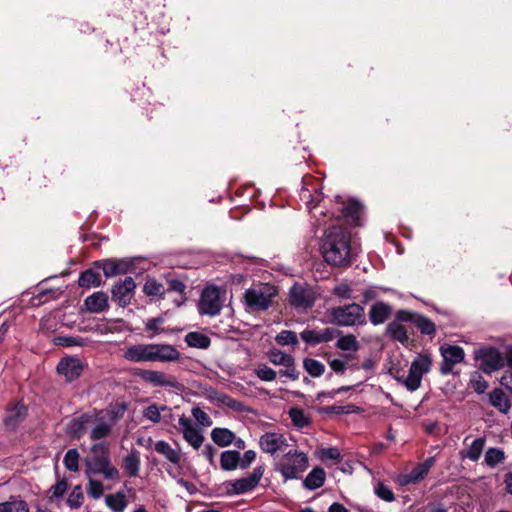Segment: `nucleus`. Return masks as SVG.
Segmentation results:
<instances>
[{
    "label": "nucleus",
    "mask_w": 512,
    "mask_h": 512,
    "mask_svg": "<svg viewBox=\"0 0 512 512\" xmlns=\"http://www.w3.org/2000/svg\"><path fill=\"white\" fill-rule=\"evenodd\" d=\"M468 439L469 436H467L464 439L463 444L466 446V448L460 450L459 455L461 459H468L472 462H477L480 459L485 448L486 437H477L470 444L467 443Z\"/></svg>",
    "instance_id": "obj_23"
},
{
    "label": "nucleus",
    "mask_w": 512,
    "mask_h": 512,
    "mask_svg": "<svg viewBox=\"0 0 512 512\" xmlns=\"http://www.w3.org/2000/svg\"><path fill=\"white\" fill-rule=\"evenodd\" d=\"M101 283L100 275L91 269L83 271L78 279L79 286L83 288L99 287Z\"/></svg>",
    "instance_id": "obj_39"
},
{
    "label": "nucleus",
    "mask_w": 512,
    "mask_h": 512,
    "mask_svg": "<svg viewBox=\"0 0 512 512\" xmlns=\"http://www.w3.org/2000/svg\"><path fill=\"white\" fill-rule=\"evenodd\" d=\"M168 290L172 292H176L181 296V299L179 300V306L185 302V291H186V285L179 279H171L168 281Z\"/></svg>",
    "instance_id": "obj_58"
},
{
    "label": "nucleus",
    "mask_w": 512,
    "mask_h": 512,
    "mask_svg": "<svg viewBox=\"0 0 512 512\" xmlns=\"http://www.w3.org/2000/svg\"><path fill=\"white\" fill-rule=\"evenodd\" d=\"M299 197L307 209L312 211L323 199L322 188L319 184H307L300 190Z\"/></svg>",
    "instance_id": "obj_24"
},
{
    "label": "nucleus",
    "mask_w": 512,
    "mask_h": 512,
    "mask_svg": "<svg viewBox=\"0 0 512 512\" xmlns=\"http://www.w3.org/2000/svg\"><path fill=\"white\" fill-rule=\"evenodd\" d=\"M166 408V406H163L161 410H165ZM143 417L153 423L160 422V408L156 404H150L143 410Z\"/></svg>",
    "instance_id": "obj_55"
},
{
    "label": "nucleus",
    "mask_w": 512,
    "mask_h": 512,
    "mask_svg": "<svg viewBox=\"0 0 512 512\" xmlns=\"http://www.w3.org/2000/svg\"><path fill=\"white\" fill-rule=\"evenodd\" d=\"M85 309L91 313H102L109 309L108 295L97 291L84 300Z\"/></svg>",
    "instance_id": "obj_26"
},
{
    "label": "nucleus",
    "mask_w": 512,
    "mask_h": 512,
    "mask_svg": "<svg viewBox=\"0 0 512 512\" xmlns=\"http://www.w3.org/2000/svg\"><path fill=\"white\" fill-rule=\"evenodd\" d=\"M374 494L385 502H393L395 495L391 488L382 481H377L373 487Z\"/></svg>",
    "instance_id": "obj_48"
},
{
    "label": "nucleus",
    "mask_w": 512,
    "mask_h": 512,
    "mask_svg": "<svg viewBox=\"0 0 512 512\" xmlns=\"http://www.w3.org/2000/svg\"><path fill=\"white\" fill-rule=\"evenodd\" d=\"M303 368L313 378L320 377L325 372V365L313 358H305L303 360Z\"/></svg>",
    "instance_id": "obj_43"
},
{
    "label": "nucleus",
    "mask_w": 512,
    "mask_h": 512,
    "mask_svg": "<svg viewBox=\"0 0 512 512\" xmlns=\"http://www.w3.org/2000/svg\"><path fill=\"white\" fill-rule=\"evenodd\" d=\"M293 359L292 355L277 349H273L269 352V360L275 365L291 366Z\"/></svg>",
    "instance_id": "obj_49"
},
{
    "label": "nucleus",
    "mask_w": 512,
    "mask_h": 512,
    "mask_svg": "<svg viewBox=\"0 0 512 512\" xmlns=\"http://www.w3.org/2000/svg\"><path fill=\"white\" fill-rule=\"evenodd\" d=\"M164 323V317L158 316L154 318H149L145 321V330L152 331L153 335L149 336L150 338L155 335L160 334L163 330L160 328V325Z\"/></svg>",
    "instance_id": "obj_57"
},
{
    "label": "nucleus",
    "mask_w": 512,
    "mask_h": 512,
    "mask_svg": "<svg viewBox=\"0 0 512 512\" xmlns=\"http://www.w3.org/2000/svg\"><path fill=\"white\" fill-rule=\"evenodd\" d=\"M105 503L112 512H124L128 505L124 491H117L105 497Z\"/></svg>",
    "instance_id": "obj_35"
},
{
    "label": "nucleus",
    "mask_w": 512,
    "mask_h": 512,
    "mask_svg": "<svg viewBox=\"0 0 512 512\" xmlns=\"http://www.w3.org/2000/svg\"><path fill=\"white\" fill-rule=\"evenodd\" d=\"M136 375L154 387L172 388L176 391H182L184 388L183 384L175 376L166 375L161 371L143 369L136 373Z\"/></svg>",
    "instance_id": "obj_10"
},
{
    "label": "nucleus",
    "mask_w": 512,
    "mask_h": 512,
    "mask_svg": "<svg viewBox=\"0 0 512 512\" xmlns=\"http://www.w3.org/2000/svg\"><path fill=\"white\" fill-rule=\"evenodd\" d=\"M418 313H413V312H410L408 310H398L396 312V321L395 322H409V323H414V320L416 318Z\"/></svg>",
    "instance_id": "obj_61"
},
{
    "label": "nucleus",
    "mask_w": 512,
    "mask_h": 512,
    "mask_svg": "<svg viewBox=\"0 0 512 512\" xmlns=\"http://www.w3.org/2000/svg\"><path fill=\"white\" fill-rule=\"evenodd\" d=\"M289 300L294 308L301 311H307L314 305V297L311 291L299 284L290 288Z\"/></svg>",
    "instance_id": "obj_17"
},
{
    "label": "nucleus",
    "mask_w": 512,
    "mask_h": 512,
    "mask_svg": "<svg viewBox=\"0 0 512 512\" xmlns=\"http://www.w3.org/2000/svg\"><path fill=\"white\" fill-rule=\"evenodd\" d=\"M256 458V452L254 450H247L244 452L243 457L240 456V468L246 469Z\"/></svg>",
    "instance_id": "obj_63"
},
{
    "label": "nucleus",
    "mask_w": 512,
    "mask_h": 512,
    "mask_svg": "<svg viewBox=\"0 0 512 512\" xmlns=\"http://www.w3.org/2000/svg\"><path fill=\"white\" fill-rule=\"evenodd\" d=\"M469 386L477 394H482L487 389L488 383H487V381L484 379V377L478 371H475L470 376Z\"/></svg>",
    "instance_id": "obj_50"
},
{
    "label": "nucleus",
    "mask_w": 512,
    "mask_h": 512,
    "mask_svg": "<svg viewBox=\"0 0 512 512\" xmlns=\"http://www.w3.org/2000/svg\"><path fill=\"white\" fill-rule=\"evenodd\" d=\"M490 403L493 407L497 408L501 413L506 414L510 408L511 404L506 394L499 388L494 389L490 393Z\"/></svg>",
    "instance_id": "obj_36"
},
{
    "label": "nucleus",
    "mask_w": 512,
    "mask_h": 512,
    "mask_svg": "<svg viewBox=\"0 0 512 512\" xmlns=\"http://www.w3.org/2000/svg\"><path fill=\"white\" fill-rule=\"evenodd\" d=\"M193 418L203 427L212 425V420L209 415L200 407H193L191 410Z\"/></svg>",
    "instance_id": "obj_59"
},
{
    "label": "nucleus",
    "mask_w": 512,
    "mask_h": 512,
    "mask_svg": "<svg viewBox=\"0 0 512 512\" xmlns=\"http://www.w3.org/2000/svg\"><path fill=\"white\" fill-rule=\"evenodd\" d=\"M184 340L189 347L198 349H207L211 344L210 338L201 332H189Z\"/></svg>",
    "instance_id": "obj_38"
},
{
    "label": "nucleus",
    "mask_w": 512,
    "mask_h": 512,
    "mask_svg": "<svg viewBox=\"0 0 512 512\" xmlns=\"http://www.w3.org/2000/svg\"><path fill=\"white\" fill-rule=\"evenodd\" d=\"M104 493V486L101 481L95 478H88L87 494L92 499H99Z\"/></svg>",
    "instance_id": "obj_52"
},
{
    "label": "nucleus",
    "mask_w": 512,
    "mask_h": 512,
    "mask_svg": "<svg viewBox=\"0 0 512 512\" xmlns=\"http://www.w3.org/2000/svg\"><path fill=\"white\" fill-rule=\"evenodd\" d=\"M340 334L335 328H325L321 331L305 329L300 333L301 339L308 344L317 345L324 342L333 340Z\"/></svg>",
    "instance_id": "obj_22"
},
{
    "label": "nucleus",
    "mask_w": 512,
    "mask_h": 512,
    "mask_svg": "<svg viewBox=\"0 0 512 512\" xmlns=\"http://www.w3.org/2000/svg\"><path fill=\"white\" fill-rule=\"evenodd\" d=\"M143 293L147 296L163 298L165 288L164 285L156 279L148 278L144 283Z\"/></svg>",
    "instance_id": "obj_40"
},
{
    "label": "nucleus",
    "mask_w": 512,
    "mask_h": 512,
    "mask_svg": "<svg viewBox=\"0 0 512 512\" xmlns=\"http://www.w3.org/2000/svg\"><path fill=\"white\" fill-rule=\"evenodd\" d=\"M136 289V283L131 276L125 277L123 280L116 282L112 289V300L118 306L125 308L130 305Z\"/></svg>",
    "instance_id": "obj_12"
},
{
    "label": "nucleus",
    "mask_w": 512,
    "mask_h": 512,
    "mask_svg": "<svg viewBox=\"0 0 512 512\" xmlns=\"http://www.w3.org/2000/svg\"><path fill=\"white\" fill-rule=\"evenodd\" d=\"M387 334L396 341L405 343L408 340V335L405 327L398 322H391L386 328Z\"/></svg>",
    "instance_id": "obj_45"
},
{
    "label": "nucleus",
    "mask_w": 512,
    "mask_h": 512,
    "mask_svg": "<svg viewBox=\"0 0 512 512\" xmlns=\"http://www.w3.org/2000/svg\"><path fill=\"white\" fill-rule=\"evenodd\" d=\"M264 466L259 465L246 477H241L235 480H228L223 483L225 493L228 496H236L248 493L254 490L264 474Z\"/></svg>",
    "instance_id": "obj_7"
},
{
    "label": "nucleus",
    "mask_w": 512,
    "mask_h": 512,
    "mask_svg": "<svg viewBox=\"0 0 512 512\" xmlns=\"http://www.w3.org/2000/svg\"><path fill=\"white\" fill-rule=\"evenodd\" d=\"M255 375L262 381L272 382L276 379L277 373L272 368L265 364L258 365L255 370Z\"/></svg>",
    "instance_id": "obj_53"
},
{
    "label": "nucleus",
    "mask_w": 512,
    "mask_h": 512,
    "mask_svg": "<svg viewBox=\"0 0 512 512\" xmlns=\"http://www.w3.org/2000/svg\"><path fill=\"white\" fill-rule=\"evenodd\" d=\"M140 464L141 460L139 452L137 450H132L123 458L122 467L124 472L129 477L133 478L139 475Z\"/></svg>",
    "instance_id": "obj_31"
},
{
    "label": "nucleus",
    "mask_w": 512,
    "mask_h": 512,
    "mask_svg": "<svg viewBox=\"0 0 512 512\" xmlns=\"http://www.w3.org/2000/svg\"><path fill=\"white\" fill-rule=\"evenodd\" d=\"M328 315L330 322L338 327H357L367 323L365 308L358 303L332 307Z\"/></svg>",
    "instance_id": "obj_4"
},
{
    "label": "nucleus",
    "mask_w": 512,
    "mask_h": 512,
    "mask_svg": "<svg viewBox=\"0 0 512 512\" xmlns=\"http://www.w3.org/2000/svg\"><path fill=\"white\" fill-rule=\"evenodd\" d=\"M83 369V362L77 357L62 358L57 365V372L64 376L68 382L78 379Z\"/></svg>",
    "instance_id": "obj_19"
},
{
    "label": "nucleus",
    "mask_w": 512,
    "mask_h": 512,
    "mask_svg": "<svg viewBox=\"0 0 512 512\" xmlns=\"http://www.w3.org/2000/svg\"><path fill=\"white\" fill-rule=\"evenodd\" d=\"M151 345L152 343L131 345L125 350L124 358L134 363L150 362Z\"/></svg>",
    "instance_id": "obj_25"
},
{
    "label": "nucleus",
    "mask_w": 512,
    "mask_h": 512,
    "mask_svg": "<svg viewBox=\"0 0 512 512\" xmlns=\"http://www.w3.org/2000/svg\"><path fill=\"white\" fill-rule=\"evenodd\" d=\"M179 429L183 435L184 440L191 445L195 450H198L203 442L204 436L200 429H198L191 421V419L182 415L178 419Z\"/></svg>",
    "instance_id": "obj_15"
},
{
    "label": "nucleus",
    "mask_w": 512,
    "mask_h": 512,
    "mask_svg": "<svg viewBox=\"0 0 512 512\" xmlns=\"http://www.w3.org/2000/svg\"><path fill=\"white\" fill-rule=\"evenodd\" d=\"M212 441L219 447H226L235 441V433L228 428L216 427L210 433Z\"/></svg>",
    "instance_id": "obj_32"
},
{
    "label": "nucleus",
    "mask_w": 512,
    "mask_h": 512,
    "mask_svg": "<svg viewBox=\"0 0 512 512\" xmlns=\"http://www.w3.org/2000/svg\"><path fill=\"white\" fill-rule=\"evenodd\" d=\"M320 251L324 260L335 267L349 266L356 255L350 233L341 226L327 229L321 239Z\"/></svg>",
    "instance_id": "obj_1"
},
{
    "label": "nucleus",
    "mask_w": 512,
    "mask_h": 512,
    "mask_svg": "<svg viewBox=\"0 0 512 512\" xmlns=\"http://www.w3.org/2000/svg\"><path fill=\"white\" fill-rule=\"evenodd\" d=\"M336 347L343 351H357L359 343L353 334L342 335L338 338Z\"/></svg>",
    "instance_id": "obj_46"
},
{
    "label": "nucleus",
    "mask_w": 512,
    "mask_h": 512,
    "mask_svg": "<svg viewBox=\"0 0 512 512\" xmlns=\"http://www.w3.org/2000/svg\"><path fill=\"white\" fill-rule=\"evenodd\" d=\"M221 401L224 405H226L228 408L234 410V411H237V412H248L249 409L246 407V405L241 402V401H238L230 396H223V398H221Z\"/></svg>",
    "instance_id": "obj_60"
},
{
    "label": "nucleus",
    "mask_w": 512,
    "mask_h": 512,
    "mask_svg": "<svg viewBox=\"0 0 512 512\" xmlns=\"http://www.w3.org/2000/svg\"><path fill=\"white\" fill-rule=\"evenodd\" d=\"M84 465L87 478L102 476L104 480L110 482L120 480V472L112 464L108 448L103 443H94L91 446V455L86 457Z\"/></svg>",
    "instance_id": "obj_2"
},
{
    "label": "nucleus",
    "mask_w": 512,
    "mask_h": 512,
    "mask_svg": "<svg viewBox=\"0 0 512 512\" xmlns=\"http://www.w3.org/2000/svg\"><path fill=\"white\" fill-rule=\"evenodd\" d=\"M96 264L102 269L103 274L107 278L127 272V265L121 260L106 259Z\"/></svg>",
    "instance_id": "obj_30"
},
{
    "label": "nucleus",
    "mask_w": 512,
    "mask_h": 512,
    "mask_svg": "<svg viewBox=\"0 0 512 512\" xmlns=\"http://www.w3.org/2000/svg\"><path fill=\"white\" fill-rule=\"evenodd\" d=\"M475 359L479 362V369L491 374L504 367L505 359L499 349L495 347H482L475 352Z\"/></svg>",
    "instance_id": "obj_9"
},
{
    "label": "nucleus",
    "mask_w": 512,
    "mask_h": 512,
    "mask_svg": "<svg viewBox=\"0 0 512 512\" xmlns=\"http://www.w3.org/2000/svg\"><path fill=\"white\" fill-rule=\"evenodd\" d=\"M505 459V452L499 447H490L484 454V463L489 468H495L497 465L502 464Z\"/></svg>",
    "instance_id": "obj_37"
},
{
    "label": "nucleus",
    "mask_w": 512,
    "mask_h": 512,
    "mask_svg": "<svg viewBox=\"0 0 512 512\" xmlns=\"http://www.w3.org/2000/svg\"><path fill=\"white\" fill-rule=\"evenodd\" d=\"M308 467V455L298 449L289 450L274 464V470L280 473L284 481L300 479Z\"/></svg>",
    "instance_id": "obj_3"
},
{
    "label": "nucleus",
    "mask_w": 512,
    "mask_h": 512,
    "mask_svg": "<svg viewBox=\"0 0 512 512\" xmlns=\"http://www.w3.org/2000/svg\"><path fill=\"white\" fill-rule=\"evenodd\" d=\"M217 453V449L211 444L205 445L202 450V455L208 460L209 464L215 466V455Z\"/></svg>",
    "instance_id": "obj_64"
},
{
    "label": "nucleus",
    "mask_w": 512,
    "mask_h": 512,
    "mask_svg": "<svg viewBox=\"0 0 512 512\" xmlns=\"http://www.w3.org/2000/svg\"><path fill=\"white\" fill-rule=\"evenodd\" d=\"M441 355L443 359L440 366V373L442 375L451 374L454 366L461 363L465 357L463 348L457 345L441 347Z\"/></svg>",
    "instance_id": "obj_14"
},
{
    "label": "nucleus",
    "mask_w": 512,
    "mask_h": 512,
    "mask_svg": "<svg viewBox=\"0 0 512 512\" xmlns=\"http://www.w3.org/2000/svg\"><path fill=\"white\" fill-rule=\"evenodd\" d=\"M277 290L273 285L261 283L247 289L244 293V301L251 311L267 310L276 296Z\"/></svg>",
    "instance_id": "obj_6"
},
{
    "label": "nucleus",
    "mask_w": 512,
    "mask_h": 512,
    "mask_svg": "<svg viewBox=\"0 0 512 512\" xmlns=\"http://www.w3.org/2000/svg\"><path fill=\"white\" fill-rule=\"evenodd\" d=\"M83 500L84 495L82 487L80 485H76L68 496L67 504L71 509H77L82 505Z\"/></svg>",
    "instance_id": "obj_51"
},
{
    "label": "nucleus",
    "mask_w": 512,
    "mask_h": 512,
    "mask_svg": "<svg viewBox=\"0 0 512 512\" xmlns=\"http://www.w3.org/2000/svg\"><path fill=\"white\" fill-rule=\"evenodd\" d=\"M326 473L321 467H314L303 480V487L313 491L322 487L325 483Z\"/></svg>",
    "instance_id": "obj_29"
},
{
    "label": "nucleus",
    "mask_w": 512,
    "mask_h": 512,
    "mask_svg": "<svg viewBox=\"0 0 512 512\" xmlns=\"http://www.w3.org/2000/svg\"><path fill=\"white\" fill-rule=\"evenodd\" d=\"M220 467L224 471L240 468V453L236 450H225L220 455Z\"/></svg>",
    "instance_id": "obj_34"
},
{
    "label": "nucleus",
    "mask_w": 512,
    "mask_h": 512,
    "mask_svg": "<svg viewBox=\"0 0 512 512\" xmlns=\"http://www.w3.org/2000/svg\"><path fill=\"white\" fill-rule=\"evenodd\" d=\"M332 295L341 299V300H349L354 298L353 293V283L347 280L341 281L337 283L332 291Z\"/></svg>",
    "instance_id": "obj_41"
},
{
    "label": "nucleus",
    "mask_w": 512,
    "mask_h": 512,
    "mask_svg": "<svg viewBox=\"0 0 512 512\" xmlns=\"http://www.w3.org/2000/svg\"><path fill=\"white\" fill-rule=\"evenodd\" d=\"M391 314L392 307L383 301L374 303L368 312L369 320L375 326L385 323Z\"/></svg>",
    "instance_id": "obj_27"
},
{
    "label": "nucleus",
    "mask_w": 512,
    "mask_h": 512,
    "mask_svg": "<svg viewBox=\"0 0 512 512\" xmlns=\"http://www.w3.org/2000/svg\"><path fill=\"white\" fill-rule=\"evenodd\" d=\"M68 489V482L66 479H61L57 481L56 484L51 486L49 489L50 496L49 498L52 499H60L64 496Z\"/></svg>",
    "instance_id": "obj_56"
},
{
    "label": "nucleus",
    "mask_w": 512,
    "mask_h": 512,
    "mask_svg": "<svg viewBox=\"0 0 512 512\" xmlns=\"http://www.w3.org/2000/svg\"><path fill=\"white\" fill-rule=\"evenodd\" d=\"M276 342L281 345H296L298 343L297 335L294 331L283 330L275 337Z\"/></svg>",
    "instance_id": "obj_54"
},
{
    "label": "nucleus",
    "mask_w": 512,
    "mask_h": 512,
    "mask_svg": "<svg viewBox=\"0 0 512 512\" xmlns=\"http://www.w3.org/2000/svg\"><path fill=\"white\" fill-rule=\"evenodd\" d=\"M431 364L432 360L429 355L419 354L411 362L407 376L399 375V372H397L394 378L404 385L407 390L413 392L421 386L422 378L430 371Z\"/></svg>",
    "instance_id": "obj_5"
},
{
    "label": "nucleus",
    "mask_w": 512,
    "mask_h": 512,
    "mask_svg": "<svg viewBox=\"0 0 512 512\" xmlns=\"http://www.w3.org/2000/svg\"><path fill=\"white\" fill-rule=\"evenodd\" d=\"M154 449L157 453L163 455L171 463L179 465L181 460L180 452L172 448L168 442L159 440L154 444Z\"/></svg>",
    "instance_id": "obj_33"
},
{
    "label": "nucleus",
    "mask_w": 512,
    "mask_h": 512,
    "mask_svg": "<svg viewBox=\"0 0 512 512\" xmlns=\"http://www.w3.org/2000/svg\"><path fill=\"white\" fill-rule=\"evenodd\" d=\"M93 425L89 438L92 441L102 440L112 435L115 418L104 411H96L94 413Z\"/></svg>",
    "instance_id": "obj_11"
},
{
    "label": "nucleus",
    "mask_w": 512,
    "mask_h": 512,
    "mask_svg": "<svg viewBox=\"0 0 512 512\" xmlns=\"http://www.w3.org/2000/svg\"><path fill=\"white\" fill-rule=\"evenodd\" d=\"M337 208L331 212V216L335 219H346L351 223L358 225L359 223V214L361 211V204L352 200L349 203L345 204L343 198L339 195L335 197Z\"/></svg>",
    "instance_id": "obj_13"
},
{
    "label": "nucleus",
    "mask_w": 512,
    "mask_h": 512,
    "mask_svg": "<svg viewBox=\"0 0 512 512\" xmlns=\"http://www.w3.org/2000/svg\"><path fill=\"white\" fill-rule=\"evenodd\" d=\"M27 408L21 403H17L6 411L4 423L6 427L15 429L26 417Z\"/></svg>",
    "instance_id": "obj_28"
},
{
    "label": "nucleus",
    "mask_w": 512,
    "mask_h": 512,
    "mask_svg": "<svg viewBox=\"0 0 512 512\" xmlns=\"http://www.w3.org/2000/svg\"><path fill=\"white\" fill-rule=\"evenodd\" d=\"M94 413L95 410L73 417L67 427L68 434L79 439L87 432L90 433L91 426L93 425V418L95 417Z\"/></svg>",
    "instance_id": "obj_18"
},
{
    "label": "nucleus",
    "mask_w": 512,
    "mask_h": 512,
    "mask_svg": "<svg viewBox=\"0 0 512 512\" xmlns=\"http://www.w3.org/2000/svg\"><path fill=\"white\" fill-rule=\"evenodd\" d=\"M222 307L219 288L215 285L206 286L197 304L199 314L214 317L220 314Z\"/></svg>",
    "instance_id": "obj_8"
},
{
    "label": "nucleus",
    "mask_w": 512,
    "mask_h": 512,
    "mask_svg": "<svg viewBox=\"0 0 512 512\" xmlns=\"http://www.w3.org/2000/svg\"><path fill=\"white\" fill-rule=\"evenodd\" d=\"M79 458L80 454L76 448L68 449L64 456V466L71 472H77L79 470Z\"/></svg>",
    "instance_id": "obj_47"
},
{
    "label": "nucleus",
    "mask_w": 512,
    "mask_h": 512,
    "mask_svg": "<svg viewBox=\"0 0 512 512\" xmlns=\"http://www.w3.org/2000/svg\"><path fill=\"white\" fill-rule=\"evenodd\" d=\"M433 464L434 459L432 457L427 458L424 462L419 463L414 467L410 472L399 474L396 481L400 486L416 484L425 478Z\"/></svg>",
    "instance_id": "obj_16"
},
{
    "label": "nucleus",
    "mask_w": 512,
    "mask_h": 512,
    "mask_svg": "<svg viewBox=\"0 0 512 512\" xmlns=\"http://www.w3.org/2000/svg\"><path fill=\"white\" fill-rule=\"evenodd\" d=\"M413 325L422 333L429 336H434L436 333L435 324L426 316L417 314Z\"/></svg>",
    "instance_id": "obj_42"
},
{
    "label": "nucleus",
    "mask_w": 512,
    "mask_h": 512,
    "mask_svg": "<svg viewBox=\"0 0 512 512\" xmlns=\"http://www.w3.org/2000/svg\"><path fill=\"white\" fill-rule=\"evenodd\" d=\"M259 445L263 452L270 455H275L276 453L282 451L283 448L288 444L287 439L283 434L276 432H266L260 437Z\"/></svg>",
    "instance_id": "obj_20"
},
{
    "label": "nucleus",
    "mask_w": 512,
    "mask_h": 512,
    "mask_svg": "<svg viewBox=\"0 0 512 512\" xmlns=\"http://www.w3.org/2000/svg\"><path fill=\"white\" fill-rule=\"evenodd\" d=\"M285 369L280 370L279 374L283 377H287L290 380H297L299 378V371L295 367V359H293V363L291 366H284Z\"/></svg>",
    "instance_id": "obj_62"
},
{
    "label": "nucleus",
    "mask_w": 512,
    "mask_h": 512,
    "mask_svg": "<svg viewBox=\"0 0 512 512\" xmlns=\"http://www.w3.org/2000/svg\"><path fill=\"white\" fill-rule=\"evenodd\" d=\"M180 359V352L171 344L152 343L150 362H174Z\"/></svg>",
    "instance_id": "obj_21"
},
{
    "label": "nucleus",
    "mask_w": 512,
    "mask_h": 512,
    "mask_svg": "<svg viewBox=\"0 0 512 512\" xmlns=\"http://www.w3.org/2000/svg\"><path fill=\"white\" fill-rule=\"evenodd\" d=\"M288 415L293 425L300 429L308 426L311 422L310 417L301 408H291Z\"/></svg>",
    "instance_id": "obj_44"
}]
</instances>
